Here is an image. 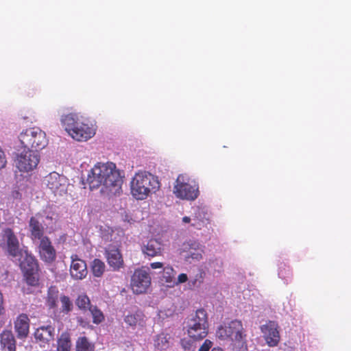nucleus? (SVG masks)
<instances>
[{"label":"nucleus","mask_w":351,"mask_h":351,"mask_svg":"<svg viewBox=\"0 0 351 351\" xmlns=\"http://www.w3.org/2000/svg\"><path fill=\"white\" fill-rule=\"evenodd\" d=\"M261 331L269 347L277 346L280 340L279 326L276 322L268 321L261 326Z\"/></svg>","instance_id":"nucleus-13"},{"label":"nucleus","mask_w":351,"mask_h":351,"mask_svg":"<svg viewBox=\"0 0 351 351\" xmlns=\"http://www.w3.org/2000/svg\"><path fill=\"white\" fill-rule=\"evenodd\" d=\"M160 186L157 177L145 171L139 172L135 174L131 181V193L135 199L143 200L150 193H156Z\"/></svg>","instance_id":"nucleus-3"},{"label":"nucleus","mask_w":351,"mask_h":351,"mask_svg":"<svg viewBox=\"0 0 351 351\" xmlns=\"http://www.w3.org/2000/svg\"><path fill=\"white\" fill-rule=\"evenodd\" d=\"M204 275L205 274L203 271H199V272L195 276V279L190 280V286L199 287L203 282Z\"/></svg>","instance_id":"nucleus-34"},{"label":"nucleus","mask_w":351,"mask_h":351,"mask_svg":"<svg viewBox=\"0 0 351 351\" xmlns=\"http://www.w3.org/2000/svg\"><path fill=\"white\" fill-rule=\"evenodd\" d=\"M58 293V289L55 286H51L48 289L46 302L49 308L57 307Z\"/></svg>","instance_id":"nucleus-27"},{"label":"nucleus","mask_w":351,"mask_h":351,"mask_svg":"<svg viewBox=\"0 0 351 351\" xmlns=\"http://www.w3.org/2000/svg\"><path fill=\"white\" fill-rule=\"evenodd\" d=\"M14 329L19 338H25L29 334V319L25 313L20 314L14 322Z\"/></svg>","instance_id":"nucleus-20"},{"label":"nucleus","mask_w":351,"mask_h":351,"mask_svg":"<svg viewBox=\"0 0 351 351\" xmlns=\"http://www.w3.org/2000/svg\"><path fill=\"white\" fill-rule=\"evenodd\" d=\"M38 248L40 258L43 261L47 263H52L55 261L56 251L48 237H45L40 240Z\"/></svg>","instance_id":"nucleus-15"},{"label":"nucleus","mask_w":351,"mask_h":351,"mask_svg":"<svg viewBox=\"0 0 351 351\" xmlns=\"http://www.w3.org/2000/svg\"><path fill=\"white\" fill-rule=\"evenodd\" d=\"M144 314L143 313L136 308L135 310L130 312L124 317V322L130 326L135 327L138 324H141L143 322Z\"/></svg>","instance_id":"nucleus-23"},{"label":"nucleus","mask_w":351,"mask_h":351,"mask_svg":"<svg viewBox=\"0 0 351 351\" xmlns=\"http://www.w3.org/2000/svg\"><path fill=\"white\" fill-rule=\"evenodd\" d=\"M70 274L71 277L75 280H82L85 278L88 274L86 262L80 258L77 254L71 256Z\"/></svg>","instance_id":"nucleus-17"},{"label":"nucleus","mask_w":351,"mask_h":351,"mask_svg":"<svg viewBox=\"0 0 351 351\" xmlns=\"http://www.w3.org/2000/svg\"><path fill=\"white\" fill-rule=\"evenodd\" d=\"M19 140L25 148L35 149L36 151L43 149L48 143L45 132L38 128H29L22 132Z\"/></svg>","instance_id":"nucleus-7"},{"label":"nucleus","mask_w":351,"mask_h":351,"mask_svg":"<svg viewBox=\"0 0 351 351\" xmlns=\"http://www.w3.org/2000/svg\"><path fill=\"white\" fill-rule=\"evenodd\" d=\"M150 267L153 269H160L163 267V264L160 262H154L150 264Z\"/></svg>","instance_id":"nucleus-39"},{"label":"nucleus","mask_w":351,"mask_h":351,"mask_svg":"<svg viewBox=\"0 0 351 351\" xmlns=\"http://www.w3.org/2000/svg\"><path fill=\"white\" fill-rule=\"evenodd\" d=\"M213 345V343L209 339H206L203 344L200 346L198 351H209V350L211 348Z\"/></svg>","instance_id":"nucleus-35"},{"label":"nucleus","mask_w":351,"mask_h":351,"mask_svg":"<svg viewBox=\"0 0 351 351\" xmlns=\"http://www.w3.org/2000/svg\"><path fill=\"white\" fill-rule=\"evenodd\" d=\"M75 303L77 307L83 311L89 310V308L93 306L90 304L89 298L85 294L80 295L77 297Z\"/></svg>","instance_id":"nucleus-30"},{"label":"nucleus","mask_w":351,"mask_h":351,"mask_svg":"<svg viewBox=\"0 0 351 351\" xmlns=\"http://www.w3.org/2000/svg\"><path fill=\"white\" fill-rule=\"evenodd\" d=\"M155 346L159 350H165L169 347V341L163 334L157 336L155 341Z\"/></svg>","instance_id":"nucleus-33"},{"label":"nucleus","mask_w":351,"mask_h":351,"mask_svg":"<svg viewBox=\"0 0 351 351\" xmlns=\"http://www.w3.org/2000/svg\"><path fill=\"white\" fill-rule=\"evenodd\" d=\"M93 317V322L96 324L101 323L104 320V315L101 311L96 306H92L89 308Z\"/></svg>","instance_id":"nucleus-31"},{"label":"nucleus","mask_w":351,"mask_h":351,"mask_svg":"<svg viewBox=\"0 0 351 351\" xmlns=\"http://www.w3.org/2000/svg\"><path fill=\"white\" fill-rule=\"evenodd\" d=\"M20 267L27 285L36 287L39 284V266L38 261L31 254H26L21 261Z\"/></svg>","instance_id":"nucleus-8"},{"label":"nucleus","mask_w":351,"mask_h":351,"mask_svg":"<svg viewBox=\"0 0 351 351\" xmlns=\"http://www.w3.org/2000/svg\"><path fill=\"white\" fill-rule=\"evenodd\" d=\"M107 262L114 271H118L123 267L124 262L119 249L113 248L106 251Z\"/></svg>","instance_id":"nucleus-18"},{"label":"nucleus","mask_w":351,"mask_h":351,"mask_svg":"<svg viewBox=\"0 0 351 351\" xmlns=\"http://www.w3.org/2000/svg\"><path fill=\"white\" fill-rule=\"evenodd\" d=\"M40 156L37 152L31 149L24 150L17 155L16 165L22 172L32 171L38 165Z\"/></svg>","instance_id":"nucleus-10"},{"label":"nucleus","mask_w":351,"mask_h":351,"mask_svg":"<svg viewBox=\"0 0 351 351\" xmlns=\"http://www.w3.org/2000/svg\"><path fill=\"white\" fill-rule=\"evenodd\" d=\"M60 122L67 133L77 141H86L95 134V130L77 113L71 112L61 117Z\"/></svg>","instance_id":"nucleus-2"},{"label":"nucleus","mask_w":351,"mask_h":351,"mask_svg":"<svg viewBox=\"0 0 351 351\" xmlns=\"http://www.w3.org/2000/svg\"><path fill=\"white\" fill-rule=\"evenodd\" d=\"M152 278L149 273L143 267L134 270L130 279V288L134 294L147 293L151 286Z\"/></svg>","instance_id":"nucleus-9"},{"label":"nucleus","mask_w":351,"mask_h":351,"mask_svg":"<svg viewBox=\"0 0 351 351\" xmlns=\"http://www.w3.org/2000/svg\"><path fill=\"white\" fill-rule=\"evenodd\" d=\"M173 193L178 198L193 201L199 195V187L188 176L180 174L176 180Z\"/></svg>","instance_id":"nucleus-6"},{"label":"nucleus","mask_w":351,"mask_h":351,"mask_svg":"<svg viewBox=\"0 0 351 351\" xmlns=\"http://www.w3.org/2000/svg\"><path fill=\"white\" fill-rule=\"evenodd\" d=\"M11 197L14 199L21 200L22 199V194L18 189H14L11 193Z\"/></svg>","instance_id":"nucleus-36"},{"label":"nucleus","mask_w":351,"mask_h":351,"mask_svg":"<svg viewBox=\"0 0 351 351\" xmlns=\"http://www.w3.org/2000/svg\"><path fill=\"white\" fill-rule=\"evenodd\" d=\"M87 181L90 189L101 186V193L116 195L121 190L123 177L114 163L97 162L91 169Z\"/></svg>","instance_id":"nucleus-1"},{"label":"nucleus","mask_w":351,"mask_h":351,"mask_svg":"<svg viewBox=\"0 0 351 351\" xmlns=\"http://www.w3.org/2000/svg\"><path fill=\"white\" fill-rule=\"evenodd\" d=\"M208 221V219L205 217V214L199 210H197L192 217L191 226L195 229L201 230L206 226Z\"/></svg>","instance_id":"nucleus-26"},{"label":"nucleus","mask_w":351,"mask_h":351,"mask_svg":"<svg viewBox=\"0 0 351 351\" xmlns=\"http://www.w3.org/2000/svg\"><path fill=\"white\" fill-rule=\"evenodd\" d=\"M0 350L16 351L15 337L11 330H4L0 334Z\"/></svg>","instance_id":"nucleus-19"},{"label":"nucleus","mask_w":351,"mask_h":351,"mask_svg":"<svg viewBox=\"0 0 351 351\" xmlns=\"http://www.w3.org/2000/svg\"><path fill=\"white\" fill-rule=\"evenodd\" d=\"M106 269L105 263L100 259L95 258L90 265V270L95 277H101Z\"/></svg>","instance_id":"nucleus-28"},{"label":"nucleus","mask_w":351,"mask_h":351,"mask_svg":"<svg viewBox=\"0 0 351 351\" xmlns=\"http://www.w3.org/2000/svg\"><path fill=\"white\" fill-rule=\"evenodd\" d=\"M217 335L221 339H230L234 346L247 349L246 334L240 320L234 319L228 325L221 326L217 330Z\"/></svg>","instance_id":"nucleus-4"},{"label":"nucleus","mask_w":351,"mask_h":351,"mask_svg":"<svg viewBox=\"0 0 351 351\" xmlns=\"http://www.w3.org/2000/svg\"><path fill=\"white\" fill-rule=\"evenodd\" d=\"M5 308L3 306V297L2 293L0 291V315L4 314Z\"/></svg>","instance_id":"nucleus-38"},{"label":"nucleus","mask_w":351,"mask_h":351,"mask_svg":"<svg viewBox=\"0 0 351 351\" xmlns=\"http://www.w3.org/2000/svg\"><path fill=\"white\" fill-rule=\"evenodd\" d=\"M2 248H5L8 254L16 257L19 253V242L13 230L7 228L2 231V242L0 243Z\"/></svg>","instance_id":"nucleus-12"},{"label":"nucleus","mask_w":351,"mask_h":351,"mask_svg":"<svg viewBox=\"0 0 351 351\" xmlns=\"http://www.w3.org/2000/svg\"><path fill=\"white\" fill-rule=\"evenodd\" d=\"M62 304L61 311L65 314H68L73 310V305L69 297L62 295L60 298Z\"/></svg>","instance_id":"nucleus-32"},{"label":"nucleus","mask_w":351,"mask_h":351,"mask_svg":"<svg viewBox=\"0 0 351 351\" xmlns=\"http://www.w3.org/2000/svg\"><path fill=\"white\" fill-rule=\"evenodd\" d=\"M182 221L186 223L192 222V218L185 216L182 218Z\"/></svg>","instance_id":"nucleus-40"},{"label":"nucleus","mask_w":351,"mask_h":351,"mask_svg":"<svg viewBox=\"0 0 351 351\" xmlns=\"http://www.w3.org/2000/svg\"><path fill=\"white\" fill-rule=\"evenodd\" d=\"M176 272L171 266H167L164 268L161 280L165 282L167 287H173L176 285Z\"/></svg>","instance_id":"nucleus-25"},{"label":"nucleus","mask_w":351,"mask_h":351,"mask_svg":"<svg viewBox=\"0 0 351 351\" xmlns=\"http://www.w3.org/2000/svg\"><path fill=\"white\" fill-rule=\"evenodd\" d=\"M95 346L87 337H80L76 341L75 351H94Z\"/></svg>","instance_id":"nucleus-29"},{"label":"nucleus","mask_w":351,"mask_h":351,"mask_svg":"<svg viewBox=\"0 0 351 351\" xmlns=\"http://www.w3.org/2000/svg\"><path fill=\"white\" fill-rule=\"evenodd\" d=\"M55 328L51 325L41 326L36 329L34 336L41 348L49 347L54 339Z\"/></svg>","instance_id":"nucleus-14"},{"label":"nucleus","mask_w":351,"mask_h":351,"mask_svg":"<svg viewBox=\"0 0 351 351\" xmlns=\"http://www.w3.org/2000/svg\"><path fill=\"white\" fill-rule=\"evenodd\" d=\"M211 351H223L221 348H213Z\"/></svg>","instance_id":"nucleus-42"},{"label":"nucleus","mask_w":351,"mask_h":351,"mask_svg":"<svg viewBox=\"0 0 351 351\" xmlns=\"http://www.w3.org/2000/svg\"><path fill=\"white\" fill-rule=\"evenodd\" d=\"M188 280V276L186 274H180L178 277V280L176 281V285L186 282Z\"/></svg>","instance_id":"nucleus-37"},{"label":"nucleus","mask_w":351,"mask_h":351,"mask_svg":"<svg viewBox=\"0 0 351 351\" xmlns=\"http://www.w3.org/2000/svg\"><path fill=\"white\" fill-rule=\"evenodd\" d=\"M44 182L55 195H62L67 191V178L55 171L45 176Z\"/></svg>","instance_id":"nucleus-11"},{"label":"nucleus","mask_w":351,"mask_h":351,"mask_svg":"<svg viewBox=\"0 0 351 351\" xmlns=\"http://www.w3.org/2000/svg\"><path fill=\"white\" fill-rule=\"evenodd\" d=\"M187 334L193 341H201L208 333V321L206 311L197 309L195 314L187 321Z\"/></svg>","instance_id":"nucleus-5"},{"label":"nucleus","mask_w":351,"mask_h":351,"mask_svg":"<svg viewBox=\"0 0 351 351\" xmlns=\"http://www.w3.org/2000/svg\"><path fill=\"white\" fill-rule=\"evenodd\" d=\"M71 346L70 333L67 331L62 332L57 339V351H71Z\"/></svg>","instance_id":"nucleus-24"},{"label":"nucleus","mask_w":351,"mask_h":351,"mask_svg":"<svg viewBox=\"0 0 351 351\" xmlns=\"http://www.w3.org/2000/svg\"><path fill=\"white\" fill-rule=\"evenodd\" d=\"M29 230L31 232L32 239L33 240L38 239L41 240L45 238L44 236V228L40 223L34 217H32L29 220Z\"/></svg>","instance_id":"nucleus-22"},{"label":"nucleus","mask_w":351,"mask_h":351,"mask_svg":"<svg viewBox=\"0 0 351 351\" xmlns=\"http://www.w3.org/2000/svg\"><path fill=\"white\" fill-rule=\"evenodd\" d=\"M162 243L157 239H150L142 246V252L149 257L160 256L162 252Z\"/></svg>","instance_id":"nucleus-21"},{"label":"nucleus","mask_w":351,"mask_h":351,"mask_svg":"<svg viewBox=\"0 0 351 351\" xmlns=\"http://www.w3.org/2000/svg\"><path fill=\"white\" fill-rule=\"evenodd\" d=\"M278 275L280 278H285V276L284 275L283 271L280 269L278 272Z\"/></svg>","instance_id":"nucleus-41"},{"label":"nucleus","mask_w":351,"mask_h":351,"mask_svg":"<svg viewBox=\"0 0 351 351\" xmlns=\"http://www.w3.org/2000/svg\"><path fill=\"white\" fill-rule=\"evenodd\" d=\"M181 250L182 252L187 254L185 256L186 259L191 258L196 261H199L202 258L204 252V246L195 240H189L183 243Z\"/></svg>","instance_id":"nucleus-16"}]
</instances>
